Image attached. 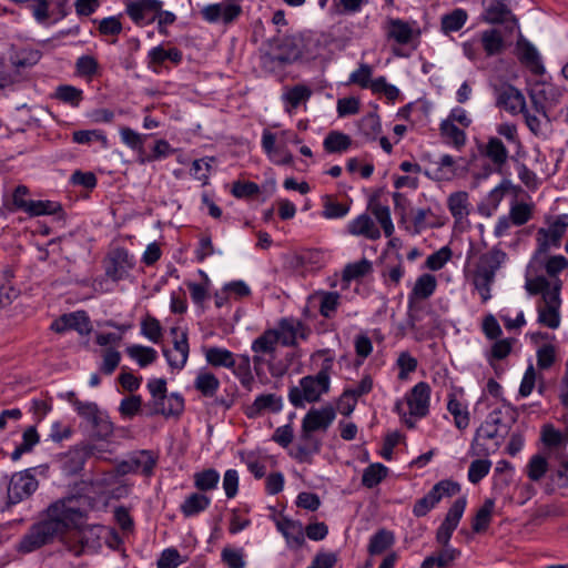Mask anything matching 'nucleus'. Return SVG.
I'll return each mask as SVG.
<instances>
[{"mask_svg": "<svg viewBox=\"0 0 568 568\" xmlns=\"http://www.w3.org/2000/svg\"><path fill=\"white\" fill-rule=\"evenodd\" d=\"M450 257L452 250L448 246H443L426 258L425 265L432 271H439L450 260Z\"/></svg>", "mask_w": 568, "mask_h": 568, "instance_id": "obj_64", "label": "nucleus"}, {"mask_svg": "<svg viewBox=\"0 0 568 568\" xmlns=\"http://www.w3.org/2000/svg\"><path fill=\"white\" fill-rule=\"evenodd\" d=\"M38 486L37 478L28 470L13 474L8 485L7 507L28 499L38 489Z\"/></svg>", "mask_w": 568, "mask_h": 568, "instance_id": "obj_5", "label": "nucleus"}, {"mask_svg": "<svg viewBox=\"0 0 568 568\" xmlns=\"http://www.w3.org/2000/svg\"><path fill=\"white\" fill-rule=\"evenodd\" d=\"M68 399L83 419L88 423L93 422L97 418V415L100 413L99 406L93 402H82L80 400L73 392L68 394Z\"/></svg>", "mask_w": 568, "mask_h": 568, "instance_id": "obj_41", "label": "nucleus"}, {"mask_svg": "<svg viewBox=\"0 0 568 568\" xmlns=\"http://www.w3.org/2000/svg\"><path fill=\"white\" fill-rule=\"evenodd\" d=\"M204 356L206 363L212 367L231 368L232 366H234L235 354H233L231 351L226 348L219 346L205 348Z\"/></svg>", "mask_w": 568, "mask_h": 568, "instance_id": "obj_27", "label": "nucleus"}, {"mask_svg": "<svg viewBox=\"0 0 568 568\" xmlns=\"http://www.w3.org/2000/svg\"><path fill=\"white\" fill-rule=\"evenodd\" d=\"M93 140L101 142L103 148H108L106 135L101 130H79L72 133V141L78 144H89Z\"/></svg>", "mask_w": 568, "mask_h": 568, "instance_id": "obj_56", "label": "nucleus"}, {"mask_svg": "<svg viewBox=\"0 0 568 568\" xmlns=\"http://www.w3.org/2000/svg\"><path fill=\"white\" fill-rule=\"evenodd\" d=\"M387 36L399 44H407L412 40L413 30L407 22L390 18L388 20Z\"/></svg>", "mask_w": 568, "mask_h": 568, "instance_id": "obj_36", "label": "nucleus"}, {"mask_svg": "<svg viewBox=\"0 0 568 568\" xmlns=\"http://www.w3.org/2000/svg\"><path fill=\"white\" fill-rule=\"evenodd\" d=\"M494 507L495 501L493 499H486L483 506L477 510L471 524V529L475 532H481L488 528Z\"/></svg>", "mask_w": 568, "mask_h": 568, "instance_id": "obj_45", "label": "nucleus"}, {"mask_svg": "<svg viewBox=\"0 0 568 568\" xmlns=\"http://www.w3.org/2000/svg\"><path fill=\"white\" fill-rule=\"evenodd\" d=\"M156 462L158 457L151 450H141L131 459L134 470L140 471L144 476L153 474Z\"/></svg>", "mask_w": 568, "mask_h": 568, "instance_id": "obj_46", "label": "nucleus"}, {"mask_svg": "<svg viewBox=\"0 0 568 568\" xmlns=\"http://www.w3.org/2000/svg\"><path fill=\"white\" fill-rule=\"evenodd\" d=\"M395 542L394 532L385 528L378 529L371 538L367 546V551L371 556H376L385 552Z\"/></svg>", "mask_w": 568, "mask_h": 568, "instance_id": "obj_31", "label": "nucleus"}, {"mask_svg": "<svg viewBox=\"0 0 568 568\" xmlns=\"http://www.w3.org/2000/svg\"><path fill=\"white\" fill-rule=\"evenodd\" d=\"M430 490L439 503L443 498L457 495L460 491V485L457 481L444 479L435 484Z\"/></svg>", "mask_w": 568, "mask_h": 568, "instance_id": "obj_61", "label": "nucleus"}, {"mask_svg": "<svg viewBox=\"0 0 568 568\" xmlns=\"http://www.w3.org/2000/svg\"><path fill=\"white\" fill-rule=\"evenodd\" d=\"M211 504V498L200 494L193 493L185 498L181 504L180 510L184 517H193L204 511Z\"/></svg>", "mask_w": 568, "mask_h": 568, "instance_id": "obj_32", "label": "nucleus"}, {"mask_svg": "<svg viewBox=\"0 0 568 568\" xmlns=\"http://www.w3.org/2000/svg\"><path fill=\"white\" fill-rule=\"evenodd\" d=\"M333 359L326 358L316 375H307L300 379L298 386L288 390V400L295 408H302L307 403H316L323 394L328 393L331 386V369Z\"/></svg>", "mask_w": 568, "mask_h": 568, "instance_id": "obj_2", "label": "nucleus"}, {"mask_svg": "<svg viewBox=\"0 0 568 568\" xmlns=\"http://www.w3.org/2000/svg\"><path fill=\"white\" fill-rule=\"evenodd\" d=\"M221 560L229 568H245V555L242 548L226 546L221 551Z\"/></svg>", "mask_w": 568, "mask_h": 568, "instance_id": "obj_53", "label": "nucleus"}, {"mask_svg": "<svg viewBox=\"0 0 568 568\" xmlns=\"http://www.w3.org/2000/svg\"><path fill=\"white\" fill-rule=\"evenodd\" d=\"M517 57L520 63L532 74L541 75L545 73V67L537 49L526 39L521 38L517 42Z\"/></svg>", "mask_w": 568, "mask_h": 568, "instance_id": "obj_16", "label": "nucleus"}, {"mask_svg": "<svg viewBox=\"0 0 568 568\" xmlns=\"http://www.w3.org/2000/svg\"><path fill=\"white\" fill-rule=\"evenodd\" d=\"M54 97L71 106H79L83 99V92L73 85L61 84L57 88Z\"/></svg>", "mask_w": 568, "mask_h": 568, "instance_id": "obj_52", "label": "nucleus"}, {"mask_svg": "<svg viewBox=\"0 0 568 568\" xmlns=\"http://www.w3.org/2000/svg\"><path fill=\"white\" fill-rule=\"evenodd\" d=\"M510 14V9L504 2L495 0L486 9L485 19L493 24L503 23Z\"/></svg>", "mask_w": 568, "mask_h": 568, "instance_id": "obj_54", "label": "nucleus"}, {"mask_svg": "<svg viewBox=\"0 0 568 568\" xmlns=\"http://www.w3.org/2000/svg\"><path fill=\"white\" fill-rule=\"evenodd\" d=\"M347 231L352 235H363L369 240H377L381 236L379 230L367 214H361L352 220L347 225Z\"/></svg>", "mask_w": 568, "mask_h": 568, "instance_id": "obj_26", "label": "nucleus"}, {"mask_svg": "<svg viewBox=\"0 0 568 568\" xmlns=\"http://www.w3.org/2000/svg\"><path fill=\"white\" fill-rule=\"evenodd\" d=\"M60 210L61 205L53 201L29 200L23 212L29 216H40L55 214Z\"/></svg>", "mask_w": 568, "mask_h": 568, "instance_id": "obj_47", "label": "nucleus"}, {"mask_svg": "<svg viewBox=\"0 0 568 568\" xmlns=\"http://www.w3.org/2000/svg\"><path fill=\"white\" fill-rule=\"evenodd\" d=\"M51 329L59 334L73 329L80 335H88L92 331V325L85 311H77L63 314L54 320L51 324Z\"/></svg>", "mask_w": 568, "mask_h": 568, "instance_id": "obj_10", "label": "nucleus"}, {"mask_svg": "<svg viewBox=\"0 0 568 568\" xmlns=\"http://www.w3.org/2000/svg\"><path fill=\"white\" fill-rule=\"evenodd\" d=\"M280 344V336L275 329H265L260 336H257L251 345L253 353L265 354L267 357L277 353V346Z\"/></svg>", "mask_w": 568, "mask_h": 568, "instance_id": "obj_24", "label": "nucleus"}, {"mask_svg": "<svg viewBox=\"0 0 568 568\" xmlns=\"http://www.w3.org/2000/svg\"><path fill=\"white\" fill-rule=\"evenodd\" d=\"M437 282L434 275H420L408 295V308L412 310L418 300H426L432 296L436 290Z\"/></svg>", "mask_w": 568, "mask_h": 568, "instance_id": "obj_23", "label": "nucleus"}, {"mask_svg": "<svg viewBox=\"0 0 568 568\" xmlns=\"http://www.w3.org/2000/svg\"><path fill=\"white\" fill-rule=\"evenodd\" d=\"M87 516L81 506V497L68 496L51 503L44 510V518L33 524L19 542V551L32 552L54 538H60L67 549L74 556H81L87 550L101 547L100 525L80 527Z\"/></svg>", "mask_w": 568, "mask_h": 568, "instance_id": "obj_1", "label": "nucleus"}, {"mask_svg": "<svg viewBox=\"0 0 568 568\" xmlns=\"http://www.w3.org/2000/svg\"><path fill=\"white\" fill-rule=\"evenodd\" d=\"M312 95V90L304 84H296L287 89L283 93V101L285 102L286 110L291 112L300 106L301 103L306 102Z\"/></svg>", "mask_w": 568, "mask_h": 568, "instance_id": "obj_34", "label": "nucleus"}, {"mask_svg": "<svg viewBox=\"0 0 568 568\" xmlns=\"http://www.w3.org/2000/svg\"><path fill=\"white\" fill-rule=\"evenodd\" d=\"M275 525L290 549H298L305 545L304 528L301 521L282 516Z\"/></svg>", "mask_w": 568, "mask_h": 568, "instance_id": "obj_14", "label": "nucleus"}, {"mask_svg": "<svg viewBox=\"0 0 568 568\" xmlns=\"http://www.w3.org/2000/svg\"><path fill=\"white\" fill-rule=\"evenodd\" d=\"M220 474L213 468L194 474V486L201 491H209L217 487Z\"/></svg>", "mask_w": 568, "mask_h": 568, "instance_id": "obj_49", "label": "nucleus"}, {"mask_svg": "<svg viewBox=\"0 0 568 568\" xmlns=\"http://www.w3.org/2000/svg\"><path fill=\"white\" fill-rule=\"evenodd\" d=\"M273 51L280 55L277 57L278 61L287 63L288 65L297 61L302 54V38L297 36H286L283 37Z\"/></svg>", "mask_w": 568, "mask_h": 568, "instance_id": "obj_18", "label": "nucleus"}, {"mask_svg": "<svg viewBox=\"0 0 568 568\" xmlns=\"http://www.w3.org/2000/svg\"><path fill=\"white\" fill-rule=\"evenodd\" d=\"M447 410L453 415L454 424L458 429L463 430L468 427L470 416L467 405L463 400L462 392L448 394Z\"/></svg>", "mask_w": 568, "mask_h": 568, "instance_id": "obj_20", "label": "nucleus"}, {"mask_svg": "<svg viewBox=\"0 0 568 568\" xmlns=\"http://www.w3.org/2000/svg\"><path fill=\"white\" fill-rule=\"evenodd\" d=\"M440 134L447 139V142L459 149L466 142V133L464 130L453 123L450 120H444L440 123Z\"/></svg>", "mask_w": 568, "mask_h": 568, "instance_id": "obj_48", "label": "nucleus"}, {"mask_svg": "<svg viewBox=\"0 0 568 568\" xmlns=\"http://www.w3.org/2000/svg\"><path fill=\"white\" fill-rule=\"evenodd\" d=\"M538 322L549 328H557L560 324V316L556 306H538Z\"/></svg>", "mask_w": 568, "mask_h": 568, "instance_id": "obj_60", "label": "nucleus"}, {"mask_svg": "<svg viewBox=\"0 0 568 568\" xmlns=\"http://www.w3.org/2000/svg\"><path fill=\"white\" fill-rule=\"evenodd\" d=\"M322 446L321 438L301 428L298 442L288 450V455L300 464H312L313 456L320 454Z\"/></svg>", "mask_w": 568, "mask_h": 568, "instance_id": "obj_7", "label": "nucleus"}, {"mask_svg": "<svg viewBox=\"0 0 568 568\" xmlns=\"http://www.w3.org/2000/svg\"><path fill=\"white\" fill-rule=\"evenodd\" d=\"M480 40L483 49L489 57L500 53L505 47L504 39L496 29L484 31Z\"/></svg>", "mask_w": 568, "mask_h": 568, "instance_id": "obj_44", "label": "nucleus"}, {"mask_svg": "<svg viewBox=\"0 0 568 568\" xmlns=\"http://www.w3.org/2000/svg\"><path fill=\"white\" fill-rule=\"evenodd\" d=\"M242 7L232 1L226 0L220 3L205 6L201 10V16L209 23L222 22L225 26L232 24L242 14Z\"/></svg>", "mask_w": 568, "mask_h": 568, "instance_id": "obj_6", "label": "nucleus"}, {"mask_svg": "<svg viewBox=\"0 0 568 568\" xmlns=\"http://www.w3.org/2000/svg\"><path fill=\"white\" fill-rule=\"evenodd\" d=\"M506 256L504 251L496 247L479 256L473 273V284L478 291L483 303L490 300V290L495 282L496 272L506 260Z\"/></svg>", "mask_w": 568, "mask_h": 568, "instance_id": "obj_3", "label": "nucleus"}, {"mask_svg": "<svg viewBox=\"0 0 568 568\" xmlns=\"http://www.w3.org/2000/svg\"><path fill=\"white\" fill-rule=\"evenodd\" d=\"M491 462L488 459H475L468 468V480L478 484L490 470Z\"/></svg>", "mask_w": 568, "mask_h": 568, "instance_id": "obj_62", "label": "nucleus"}, {"mask_svg": "<svg viewBox=\"0 0 568 568\" xmlns=\"http://www.w3.org/2000/svg\"><path fill=\"white\" fill-rule=\"evenodd\" d=\"M110 263L105 268V274L118 282L126 277L129 271L135 266V260L125 248L118 247L110 254Z\"/></svg>", "mask_w": 568, "mask_h": 568, "instance_id": "obj_11", "label": "nucleus"}, {"mask_svg": "<svg viewBox=\"0 0 568 568\" xmlns=\"http://www.w3.org/2000/svg\"><path fill=\"white\" fill-rule=\"evenodd\" d=\"M351 144V138L338 131L329 132L323 142L324 150L327 153H342L346 151Z\"/></svg>", "mask_w": 568, "mask_h": 568, "instance_id": "obj_39", "label": "nucleus"}, {"mask_svg": "<svg viewBox=\"0 0 568 568\" xmlns=\"http://www.w3.org/2000/svg\"><path fill=\"white\" fill-rule=\"evenodd\" d=\"M336 412L332 405H325L321 408L312 407L302 419V429L310 433L326 432L333 424Z\"/></svg>", "mask_w": 568, "mask_h": 568, "instance_id": "obj_9", "label": "nucleus"}, {"mask_svg": "<svg viewBox=\"0 0 568 568\" xmlns=\"http://www.w3.org/2000/svg\"><path fill=\"white\" fill-rule=\"evenodd\" d=\"M468 14L466 10L457 8L452 12L444 14L440 20V28L445 34L459 31L466 23Z\"/></svg>", "mask_w": 568, "mask_h": 568, "instance_id": "obj_35", "label": "nucleus"}, {"mask_svg": "<svg viewBox=\"0 0 568 568\" xmlns=\"http://www.w3.org/2000/svg\"><path fill=\"white\" fill-rule=\"evenodd\" d=\"M148 58L149 63L151 64L162 65L166 60H169L174 65H179L183 60V53L175 47L166 50L163 45H156L149 51Z\"/></svg>", "mask_w": 568, "mask_h": 568, "instance_id": "obj_28", "label": "nucleus"}, {"mask_svg": "<svg viewBox=\"0 0 568 568\" xmlns=\"http://www.w3.org/2000/svg\"><path fill=\"white\" fill-rule=\"evenodd\" d=\"M430 386L426 382L417 383L406 395L410 415L423 418L428 415Z\"/></svg>", "mask_w": 568, "mask_h": 568, "instance_id": "obj_12", "label": "nucleus"}, {"mask_svg": "<svg viewBox=\"0 0 568 568\" xmlns=\"http://www.w3.org/2000/svg\"><path fill=\"white\" fill-rule=\"evenodd\" d=\"M40 436L34 426H29L22 434V443L11 453V459L17 462L26 453H29L39 443Z\"/></svg>", "mask_w": 568, "mask_h": 568, "instance_id": "obj_40", "label": "nucleus"}, {"mask_svg": "<svg viewBox=\"0 0 568 568\" xmlns=\"http://www.w3.org/2000/svg\"><path fill=\"white\" fill-rule=\"evenodd\" d=\"M283 408V399L276 394H261L245 408L248 418H256L266 412L278 413Z\"/></svg>", "mask_w": 568, "mask_h": 568, "instance_id": "obj_17", "label": "nucleus"}, {"mask_svg": "<svg viewBox=\"0 0 568 568\" xmlns=\"http://www.w3.org/2000/svg\"><path fill=\"white\" fill-rule=\"evenodd\" d=\"M349 211V205L334 201L331 196H326L322 215L325 219H342Z\"/></svg>", "mask_w": 568, "mask_h": 568, "instance_id": "obj_63", "label": "nucleus"}, {"mask_svg": "<svg viewBox=\"0 0 568 568\" xmlns=\"http://www.w3.org/2000/svg\"><path fill=\"white\" fill-rule=\"evenodd\" d=\"M220 379L211 372L200 371L194 379V388L204 397L212 398L220 388Z\"/></svg>", "mask_w": 568, "mask_h": 568, "instance_id": "obj_30", "label": "nucleus"}, {"mask_svg": "<svg viewBox=\"0 0 568 568\" xmlns=\"http://www.w3.org/2000/svg\"><path fill=\"white\" fill-rule=\"evenodd\" d=\"M508 428H496L486 420L477 428L471 443V452L476 456H488L501 446Z\"/></svg>", "mask_w": 568, "mask_h": 568, "instance_id": "obj_4", "label": "nucleus"}, {"mask_svg": "<svg viewBox=\"0 0 568 568\" xmlns=\"http://www.w3.org/2000/svg\"><path fill=\"white\" fill-rule=\"evenodd\" d=\"M358 131L366 142H374L382 131L381 119L377 113L371 112L363 116L358 122Z\"/></svg>", "mask_w": 568, "mask_h": 568, "instance_id": "obj_33", "label": "nucleus"}, {"mask_svg": "<svg viewBox=\"0 0 568 568\" xmlns=\"http://www.w3.org/2000/svg\"><path fill=\"white\" fill-rule=\"evenodd\" d=\"M568 229V214L557 215L556 219L549 224L547 229L540 227L539 234H547L552 236V246L559 247L561 239Z\"/></svg>", "mask_w": 568, "mask_h": 568, "instance_id": "obj_38", "label": "nucleus"}, {"mask_svg": "<svg viewBox=\"0 0 568 568\" xmlns=\"http://www.w3.org/2000/svg\"><path fill=\"white\" fill-rule=\"evenodd\" d=\"M184 410V398L179 393H171L166 395L159 404L153 405V408L148 413L149 416L163 415L165 417L180 416Z\"/></svg>", "mask_w": 568, "mask_h": 568, "instance_id": "obj_21", "label": "nucleus"}, {"mask_svg": "<svg viewBox=\"0 0 568 568\" xmlns=\"http://www.w3.org/2000/svg\"><path fill=\"white\" fill-rule=\"evenodd\" d=\"M504 408L505 410L503 408L491 410L485 420L496 428L507 427L509 430L511 425L515 424L518 418V407L513 406L504 399Z\"/></svg>", "mask_w": 568, "mask_h": 568, "instance_id": "obj_22", "label": "nucleus"}, {"mask_svg": "<svg viewBox=\"0 0 568 568\" xmlns=\"http://www.w3.org/2000/svg\"><path fill=\"white\" fill-rule=\"evenodd\" d=\"M481 154L490 160L494 171L500 173L508 160V150L504 142L496 136L488 139L481 149Z\"/></svg>", "mask_w": 568, "mask_h": 568, "instance_id": "obj_19", "label": "nucleus"}, {"mask_svg": "<svg viewBox=\"0 0 568 568\" xmlns=\"http://www.w3.org/2000/svg\"><path fill=\"white\" fill-rule=\"evenodd\" d=\"M373 271V264L367 258H362L358 262L348 263L342 274L343 282L349 283L355 280L363 278Z\"/></svg>", "mask_w": 568, "mask_h": 568, "instance_id": "obj_37", "label": "nucleus"}, {"mask_svg": "<svg viewBox=\"0 0 568 568\" xmlns=\"http://www.w3.org/2000/svg\"><path fill=\"white\" fill-rule=\"evenodd\" d=\"M548 466L546 457L532 455L526 466V474L531 481H539L548 471Z\"/></svg>", "mask_w": 568, "mask_h": 568, "instance_id": "obj_50", "label": "nucleus"}, {"mask_svg": "<svg viewBox=\"0 0 568 568\" xmlns=\"http://www.w3.org/2000/svg\"><path fill=\"white\" fill-rule=\"evenodd\" d=\"M497 105L510 114H518L526 111V99L514 85H503L497 92Z\"/></svg>", "mask_w": 568, "mask_h": 568, "instance_id": "obj_13", "label": "nucleus"}, {"mask_svg": "<svg viewBox=\"0 0 568 568\" xmlns=\"http://www.w3.org/2000/svg\"><path fill=\"white\" fill-rule=\"evenodd\" d=\"M541 442L550 449H559L566 447L568 436L566 437L559 429H556L554 425L547 424L541 428Z\"/></svg>", "mask_w": 568, "mask_h": 568, "instance_id": "obj_42", "label": "nucleus"}, {"mask_svg": "<svg viewBox=\"0 0 568 568\" xmlns=\"http://www.w3.org/2000/svg\"><path fill=\"white\" fill-rule=\"evenodd\" d=\"M126 352L141 367L152 364L158 357L156 351L149 346L132 345Z\"/></svg>", "mask_w": 568, "mask_h": 568, "instance_id": "obj_51", "label": "nucleus"}, {"mask_svg": "<svg viewBox=\"0 0 568 568\" xmlns=\"http://www.w3.org/2000/svg\"><path fill=\"white\" fill-rule=\"evenodd\" d=\"M388 468L381 463L366 467L362 476V485L366 488H374L386 478Z\"/></svg>", "mask_w": 568, "mask_h": 568, "instance_id": "obj_43", "label": "nucleus"}, {"mask_svg": "<svg viewBox=\"0 0 568 568\" xmlns=\"http://www.w3.org/2000/svg\"><path fill=\"white\" fill-rule=\"evenodd\" d=\"M447 205L454 217L462 219L464 215L468 213V194L463 191L452 193L448 196Z\"/></svg>", "mask_w": 568, "mask_h": 568, "instance_id": "obj_55", "label": "nucleus"}, {"mask_svg": "<svg viewBox=\"0 0 568 568\" xmlns=\"http://www.w3.org/2000/svg\"><path fill=\"white\" fill-rule=\"evenodd\" d=\"M459 556L460 551L458 549L444 547L436 556L426 557L420 568H449Z\"/></svg>", "mask_w": 568, "mask_h": 568, "instance_id": "obj_29", "label": "nucleus"}, {"mask_svg": "<svg viewBox=\"0 0 568 568\" xmlns=\"http://www.w3.org/2000/svg\"><path fill=\"white\" fill-rule=\"evenodd\" d=\"M423 173L434 181H450L457 174L456 161L449 154H444L438 161H429Z\"/></svg>", "mask_w": 568, "mask_h": 568, "instance_id": "obj_15", "label": "nucleus"}, {"mask_svg": "<svg viewBox=\"0 0 568 568\" xmlns=\"http://www.w3.org/2000/svg\"><path fill=\"white\" fill-rule=\"evenodd\" d=\"M232 373L239 378L241 385L248 392L252 390L254 376L252 374L251 357L247 354L235 355Z\"/></svg>", "mask_w": 568, "mask_h": 568, "instance_id": "obj_25", "label": "nucleus"}, {"mask_svg": "<svg viewBox=\"0 0 568 568\" xmlns=\"http://www.w3.org/2000/svg\"><path fill=\"white\" fill-rule=\"evenodd\" d=\"M141 334L153 343H159L162 337V326L158 318L148 315L141 322Z\"/></svg>", "mask_w": 568, "mask_h": 568, "instance_id": "obj_57", "label": "nucleus"}, {"mask_svg": "<svg viewBox=\"0 0 568 568\" xmlns=\"http://www.w3.org/2000/svg\"><path fill=\"white\" fill-rule=\"evenodd\" d=\"M274 329L280 336V344L288 347L296 346L297 338L307 339L310 335V328L294 317L281 318Z\"/></svg>", "mask_w": 568, "mask_h": 568, "instance_id": "obj_8", "label": "nucleus"}, {"mask_svg": "<svg viewBox=\"0 0 568 568\" xmlns=\"http://www.w3.org/2000/svg\"><path fill=\"white\" fill-rule=\"evenodd\" d=\"M339 297L337 292L323 293L320 304V314L325 318L333 317L339 305Z\"/></svg>", "mask_w": 568, "mask_h": 568, "instance_id": "obj_59", "label": "nucleus"}, {"mask_svg": "<svg viewBox=\"0 0 568 568\" xmlns=\"http://www.w3.org/2000/svg\"><path fill=\"white\" fill-rule=\"evenodd\" d=\"M90 424L95 435L101 439H105L113 434V424L110 420L109 415L103 410H100L97 418H94L93 422H90Z\"/></svg>", "mask_w": 568, "mask_h": 568, "instance_id": "obj_58", "label": "nucleus"}]
</instances>
